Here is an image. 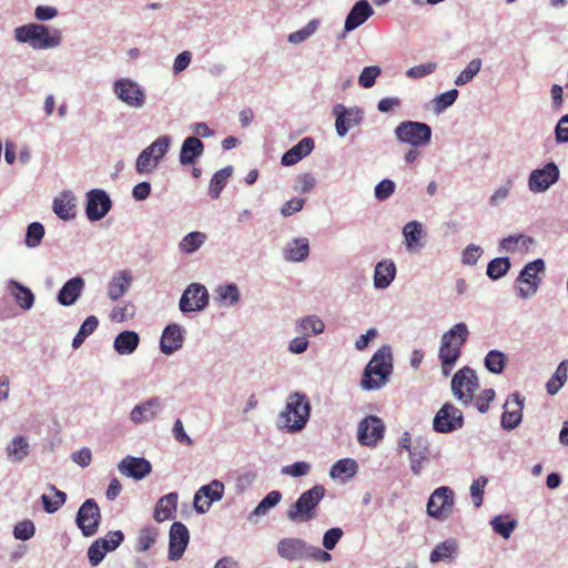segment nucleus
<instances>
[{
    "label": "nucleus",
    "mask_w": 568,
    "mask_h": 568,
    "mask_svg": "<svg viewBox=\"0 0 568 568\" xmlns=\"http://www.w3.org/2000/svg\"><path fill=\"white\" fill-rule=\"evenodd\" d=\"M325 495V488L316 485L304 491L293 504L287 513V518L293 523H307L315 518L316 508Z\"/></svg>",
    "instance_id": "obj_5"
},
{
    "label": "nucleus",
    "mask_w": 568,
    "mask_h": 568,
    "mask_svg": "<svg viewBox=\"0 0 568 568\" xmlns=\"http://www.w3.org/2000/svg\"><path fill=\"white\" fill-rule=\"evenodd\" d=\"M310 254L308 241L305 237L293 240L285 250V258L292 262H301Z\"/></svg>",
    "instance_id": "obj_33"
},
{
    "label": "nucleus",
    "mask_w": 568,
    "mask_h": 568,
    "mask_svg": "<svg viewBox=\"0 0 568 568\" xmlns=\"http://www.w3.org/2000/svg\"><path fill=\"white\" fill-rule=\"evenodd\" d=\"M119 470L128 477L142 479L151 473V464L144 458L126 456L119 464Z\"/></svg>",
    "instance_id": "obj_22"
},
{
    "label": "nucleus",
    "mask_w": 568,
    "mask_h": 568,
    "mask_svg": "<svg viewBox=\"0 0 568 568\" xmlns=\"http://www.w3.org/2000/svg\"><path fill=\"white\" fill-rule=\"evenodd\" d=\"M170 138L160 136L151 145H149L146 150L153 155V158L155 156V160H161L168 152Z\"/></svg>",
    "instance_id": "obj_58"
},
{
    "label": "nucleus",
    "mask_w": 568,
    "mask_h": 568,
    "mask_svg": "<svg viewBox=\"0 0 568 568\" xmlns=\"http://www.w3.org/2000/svg\"><path fill=\"white\" fill-rule=\"evenodd\" d=\"M16 39L22 43H30L33 49L54 48L60 44L61 36L58 30L52 32L43 24L29 23L16 28Z\"/></svg>",
    "instance_id": "obj_4"
},
{
    "label": "nucleus",
    "mask_w": 568,
    "mask_h": 568,
    "mask_svg": "<svg viewBox=\"0 0 568 568\" xmlns=\"http://www.w3.org/2000/svg\"><path fill=\"white\" fill-rule=\"evenodd\" d=\"M454 508V491L447 486L436 488L427 503V515L438 520L447 519Z\"/></svg>",
    "instance_id": "obj_8"
},
{
    "label": "nucleus",
    "mask_w": 568,
    "mask_h": 568,
    "mask_svg": "<svg viewBox=\"0 0 568 568\" xmlns=\"http://www.w3.org/2000/svg\"><path fill=\"white\" fill-rule=\"evenodd\" d=\"M395 191V183L392 180L385 179L381 181L375 187V197L379 201L388 199Z\"/></svg>",
    "instance_id": "obj_64"
},
{
    "label": "nucleus",
    "mask_w": 568,
    "mask_h": 568,
    "mask_svg": "<svg viewBox=\"0 0 568 568\" xmlns=\"http://www.w3.org/2000/svg\"><path fill=\"white\" fill-rule=\"evenodd\" d=\"M224 485L220 480H213L209 485L202 486L194 496V508L199 514L206 513L212 503L222 499Z\"/></svg>",
    "instance_id": "obj_15"
},
{
    "label": "nucleus",
    "mask_w": 568,
    "mask_h": 568,
    "mask_svg": "<svg viewBox=\"0 0 568 568\" xmlns=\"http://www.w3.org/2000/svg\"><path fill=\"white\" fill-rule=\"evenodd\" d=\"M160 160H155V156L144 149L138 156L135 168L138 173L144 174L150 173L159 163Z\"/></svg>",
    "instance_id": "obj_50"
},
{
    "label": "nucleus",
    "mask_w": 568,
    "mask_h": 568,
    "mask_svg": "<svg viewBox=\"0 0 568 568\" xmlns=\"http://www.w3.org/2000/svg\"><path fill=\"white\" fill-rule=\"evenodd\" d=\"M510 268V261L508 257H496L491 260L487 266V275L491 280L503 277Z\"/></svg>",
    "instance_id": "obj_44"
},
{
    "label": "nucleus",
    "mask_w": 568,
    "mask_h": 568,
    "mask_svg": "<svg viewBox=\"0 0 568 568\" xmlns=\"http://www.w3.org/2000/svg\"><path fill=\"white\" fill-rule=\"evenodd\" d=\"M98 325L99 320L94 315L87 317L72 341V347L75 349L79 348L84 343L85 338L98 328Z\"/></svg>",
    "instance_id": "obj_40"
},
{
    "label": "nucleus",
    "mask_w": 568,
    "mask_h": 568,
    "mask_svg": "<svg viewBox=\"0 0 568 568\" xmlns=\"http://www.w3.org/2000/svg\"><path fill=\"white\" fill-rule=\"evenodd\" d=\"M545 263L542 260H535L528 263L520 273L518 278L519 282V294L526 298L536 293L538 288V273L544 271Z\"/></svg>",
    "instance_id": "obj_16"
},
{
    "label": "nucleus",
    "mask_w": 568,
    "mask_h": 568,
    "mask_svg": "<svg viewBox=\"0 0 568 568\" xmlns=\"http://www.w3.org/2000/svg\"><path fill=\"white\" fill-rule=\"evenodd\" d=\"M308 544L301 538H282L277 544V554L281 558L295 561L305 560Z\"/></svg>",
    "instance_id": "obj_19"
},
{
    "label": "nucleus",
    "mask_w": 568,
    "mask_h": 568,
    "mask_svg": "<svg viewBox=\"0 0 568 568\" xmlns=\"http://www.w3.org/2000/svg\"><path fill=\"white\" fill-rule=\"evenodd\" d=\"M568 378V361H562L552 375V377L547 382L546 388L549 395H555L559 392V389L565 385Z\"/></svg>",
    "instance_id": "obj_34"
},
{
    "label": "nucleus",
    "mask_w": 568,
    "mask_h": 568,
    "mask_svg": "<svg viewBox=\"0 0 568 568\" xmlns=\"http://www.w3.org/2000/svg\"><path fill=\"white\" fill-rule=\"evenodd\" d=\"M101 511L94 499H87L77 514V525L85 537L93 536L99 528Z\"/></svg>",
    "instance_id": "obj_9"
},
{
    "label": "nucleus",
    "mask_w": 568,
    "mask_h": 568,
    "mask_svg": "<svg viewBox=\"0 0 568 568\" xmlns=\"http://www.w3.org/2000/svg\"><path fill=\"white\" fill-rule=\"evenodd\" d=\"M384 433V422L377 416L369 415L358 424L357 439L363 446L375 447L383 439Z\"/></svg>",
    "instance_id": "obj_10"
},
{
    "label": "nucleus",
    "mask_w": 568,
    "mask_h": 568,
    "mask_svg": "<svg viewBox=\"0 0 568 568\" xmlns=\"http://www.w3.org/2000/svg\"><path fill=\"white\" fill-rule=\"evenodd\" d=\"M314 148L312 138H303L296 145L291 148L282 156L283 165H293L301 161L304 156L308 155Z\"/></svg>",
    "instance_id": "obj_27"
},
{
    "label": "nucleus",
    "mask_w": 568,
    "mask_h": 568,
    "mask_svg": "<svg viewBox=\"0 0 568 568\" xmlns=\"http://www.w3.org/2000/svg\"><path fill=\"white\" fill-rule=\"evenodd\" d=\"M403 234L405 236L407 247L413 248L420 240L422 224L416 221L407 223L403 229Z\"/></svg>",
    "instance_id": "obj_49"
},
{
    "label": "nucleus",
    "mask_w": 568,
    "mask_h": 568,
    "mask_svg": "<svg viewBox=\"0 0 568 568\" xmlns=\"http://www.w3.org/2000/svg\"><path fill=\"white\" fill-rule=\"evenodd\" d=\"M106 552L109 551L108 548H105L104 541L97 539L88 549L90 564L93 567L98 566L103 560Z\"/></svg>",
    "instance_id": "obj_53"
},
{
    "label": "nucleus",
    "mask_w": 568,
    "mask_h": 568,
    "mask_svg": "<svg viewBox=\"0 0 568 568\" xmlns=\"http://www.w3.org/2000/svg\"><path fill=\"white\" fill-rule=\"evenodd\" d=\"M178 494L171 493L159 499L154 509V519L159 523L170 519L176 509Z\"/></svg>",
    "instance_id": "obj_30"
},
{
    "label": "nucleus",
    "mask_w": 568,
    "mask_h": 568,
    "mask_svg": "<svg viewBox=\"0 0 568 568\" xmlns=\"http://www.w3.org/2000/svg\"><path fill=\"white\" fill-rule=\"evenodd\" d=\"M158 531L154 528L145 527L139 531L135 549L140 552L149 550L155 542Z\"/></svg>",
    "instance_id": "obj_46"
},
{
    "label": "nucleus",
    "mask_w": 568,
    "mask_h": 568,
    "mask_svg": "<svg viewBox=\"0 0 568 568\" xmlns=\"http://www.w3.org/2000/svg\"><path fill=\"white\" fill-rule=\"evenodd\" d=\"M468 335L467 325L465 323H457L442 336L438 356L445 377L449 376L458 361L462 354V346L467 341Z\"/></svg>",
    "instance_id": "obj_1"
},
{
    "label": "nucleus",
    "mask_w": 568,
    "mask_h": 568,
    "mask_svg": "<svg viewBox=\"0 0 568 568\" xmlns=\"http://www.w3.org/2000/svg\"><path fill=\"white\" fill-rule=\"evenodd\" d=\"M481 60L473 59L467 67L459 73L455 80L456 85H464L473 80V78L480 71Z\"/></svg>",
    "instance_id": "obj_48"
},
{
    "label": "nucleus",
    "mask_w": 568,
    "mask_h": 568,
    "mask_svg": "<svg viewBox=\"0 0 568 568\" xmlns=\"http://www.w3.org/2000/svg\"><path fill=\"white\" fill-rule=\"evenodd\" d=\"M505 364L506 356L503 352L490 351L485 357L486 368L494 374H500L505 368Z\"/></svg>",
    "instance_id": "obj_45"
},
{
    "label": "nucleus",
    "mask_w": 568,
    "mask_h": 568,
    "mask_svg": "<svg viewBox=\"0 0 568 568\" xmlns=\"http://www.w3.org/2000/svg\"><path fill=\"white\" fill-rule=\"evenodd\" d=\"M183 334L178 324L168 325L161 337L160 347L162 353L171 355L182 347Z\"/></svg>",
    "instance_id": "obj_23"
},
{
    "label": "nucleus",
    "mask_w": 568,
    "mask_h": 568,
    "mask_svg": "<svg viewBox=\"0 0 568 568\" xmlns=\"http://www.w3.org/2000/svg\"><path fill=\"white\" fill-rule=\"evenodd\" d=\"M139 335L132 331L120 333L114 339V348L121 354H132L139 345Z\"/></svg>",
    "instance_id": "obj_32"
},
{
    "label": "nucleus",
    "mask_w": 568,
    "mask_h": 568,
    "mask_svg": "<svg viewBox=\"0 0 568 568\" xmlns=\"http://www.w3.org/2000/svg\"><path fill=\"white\" fill-rule=\"evenodd\" d=\"M396 266L390 260H383L377 263L374 272V286L376 288H386L395 278Z\"/></svg>",
    "instance_id": "obj_28"
},
{
    "label": "nucleus",
    "mask_w": 568,
    "mask_h": 568,
    "mask_svg": "<svg viewBox=\"0 0 568 568\" xmlns=\"http://www.w3.org/2000/svg\"><path fill=\"white\" fill-rule=\"evenodd\" d=\"M559 179V170L554 162L546 164L542 169L534 170L528 180L531 192L540 193L548 190Z\"/></svg>",
    "instance_id": "obj_14"
},
{
    "label": "nucleus",
    "mask_w": 568,
    "mask_h": 568,
    "mask_svg": "<svg viewBox=\"0 0 568 568\" xmlns=\"http://www.w3.org/2000/svg\"><path fill=\"white\" fill-rule=\"evenodd\" d=\"M458 91L456 89H452L445 93L439 94L435 98V109L440 112L444 109L450 106L457 99Z\"/></svg>",
    "instance_id": "obj_61"
},
{
    "label": "nucleus",
    "mask_w": 568,
    "mask_h": 568,
    "mask_svg": "<svg viewBox=\"0 0 568 568\" xmlns=\"http://www.w3.org/2000/svg\"><path fill=\"white\" fill-rule=\"evenodd\" d=\"M53 211L62 220H70L75 216V204L73 199L67 195L53 201Z\"/></svg>",
    "instance_id": "obj_38"
},
{
    "label": "nucleus",
    "mask_w": 568,
    "mask_h": 568,
    "mask_svg": "<svg viewBox=\"0 0 568 568\" xmlns=\"http://www.w3.org/2000/svg\"><path fill=\"white\" fill-rule=\"evenodd\" d=\"M209 304V293L204 285L193 283L182 294L180 310L183 313L202 311Z\"/></svg>",
    "instance_id": "obj_12"
},
{
    "label": "nucleus",
    "mask_w": 568,
    "mask_h": 568,
    "mask_svg": "<svg viewBox=\"0 0 568 568\" xmlns=\"http://www.w3.org/2000/svg\"><path fill=\"white\" fill-rule=\"evenodd\" d=\"M478 387V377L475 371L468 366L457 371L452 378V392L465 406H469L473 403L474 393Z\"/></svg>",
    "instance_id": "obj_6"
},
{
    "label": "nucleus",
    "mask_w": 568,
    "mask_h": 568,
    "mask_svg": "<svg viewBox=\"0 0 568 568\" xmlns=\"http://www.w3.org/2000/svg\"><path fill=\"white\" fill-rule=\"evenodd\" d=\"M49 488L54 493L53 499L47 495H42L41 499L44 510L49 514H52L55 513L65 503L67 494L57 489V487L53 485H50Z\"/></svg>",
    "instance_id": "obj_42"
},
{
    "label": "nucleus",
    "mask_w": 568,
    "mask_h": 568,
    "mask_svg": "<svg viewBox=\"0 0 568 568\" xmlns=\"http://www.w3.org/2000/svg\"><path fill=\"white\" fill-rule=\"evenodd\" d=\"M463 426V414L450 403H446L434 418V429L439 433L453 432Z\"/></svg>",
    "instance_id": "obj_13"
},
{
    "label": "nucleus",
    "mask_w": 568,
    "mask_h": 568,
    "mask_svg": "<svg viewBox=\"0 0 568 568\" xmlns=\"http://www.w3.org/2000/svg\"><path fill=\"white\" fill-rule=\"evenodd\" d=\"M311 406L307 397L293 393L287 397L284 410L277 418V426L288 433L303 429L310 418Z\"/></svg>",
    "instance_id": "obj_2"
},
{
    "label": "nucleus",
    "mask_w": 568,
    "mask_h": 568,
    "mask_svg": "<svg viewBox=\"0 0 568 568\" xmlns=\"http://www.w3.org/2000/svg\"><path fill=\"white\" fill-rule=\"evenodd\" d=\"M325 328L324 322L315 316V315H308L296 323V329L297 332L304 333V334H321Z\"/></svg>",
    "instance_id": "obj_36"
},
{
    "label": "nucleus",
    "mask_w": 568,
    "mask_h": 568,
    "mask_svg": "<svg viewBox=\"0 0 568 568\" xmlns=\"http://www.w3.org/2000/svg\"><path fill=\"white\" fill-rule=\"evenodd\" d=\"M382 70L377 65L366 67L363 69L358 83L365 89H369L375 84L376 78L381 74Z\"/></svg>",
    "instance_id": "obj_55"
},
{
    "label": "nucleus",
    "mask_w": 568,
    "mask_h": 568,
    "mask_svg": "<svg viewBox=\"0 0 568 568\" xmlns=\"http://www.w3.org/2000/svg\"><path fill=\"white\" fill-rule=\"evenodd\" d=\"M437 68L435 62H427L424 64L415 65L406 71V75L410 79H420L432 74Z\"/></svg>",
    "instance_id": "obj_60"
},
{
    "label": "nucleus",
    "mask_w": 568,
    "mask_h": 568,
    "mask_svg": "<svg viewBox=\"0 0 568 568\" xmlns=\"http://www.w3.org/2000/svg\"><path fill=\"white\" fill-rule=\"evenodd\" d=\"M316 180L311 173H303L297 176L294 190L300 193H308L315 186Z\"/></svg>",
    "instance_id": "obj_63"
},
{
    "label": "nucleus",
    "mask_w": 568,
    "mask_h": 568,
    "mask_svg": "<svg viewBox=\"0 0 568 568\" xmlns=\"http://www.w3.org/2000/svg\"><path fill=\"white\" fill-rule=\"evenodd\" d=\"M282 498V494L277 490L270 491L256 506L254 514L264 515L270 508L276 506Z\"/></svg>",
    "instance_id": "obj_54"
},
{
    "label": "nucleus",
    "mask_w": 568,
    "mask_h": 568,
    "mask_svg": "<svg viewBox=\"0 0 568 568\" xmlns=\"http://www.w3.org/2000/svg\"><path fill=\"white\" fill-rule=\"evenodd\" d=\"M190 540V534L186 526L180 521H175L170 528L169 558L171 560L180 559Z\"/></svg>",
    "instance_id": "obj_17"
},
{
    "label": "nucleus",
    "mask_w": 568,
    "mask_h": 568,
    "mask_svg": "<svg viewBox=\"0 0 568 568\" xmlns=\"http://www.w3.org/2000/svg\"><path fill=\"white\" fill-rule=\"evenodd\" d=\"M83 287L84 281L82 277L75 276L69 280L60 290L58 294V302L63 306H70L74 304L81 295Z\"/></svg>",
    "instance_id": "obj_25"
},
{
    "label": "nucleus",
    "mask_w": 568,
    "mask_h": 568,
    "mask_svg": "<svg viewBox=\"0 0 568 568\" xmlns=\"http://www.w3.org/2000/svg\"><path fill=\"white\" fill-rule=\"evenodd\" d=\"M487 478L484 476L475 479L470 486V495L475 507H480L483 504L484 489L487 484Z\"/></svg>",
    "instance_id": "obj_56"
},
{
    "label": "nucleus",
    "mask_w": 568,
    "mask_h": 568,
    "mask_svg": "<svg viewBox=\"0 0 568 568\" xmlns=\"http://www.w3.org/2000/svg\"><path fill=\"white\" fill-rule=\"evenodd\" d=\"M162 409L161 399L153 397L146 402L136 405L130 414V418L134 424H142L154 419Z\"/></svg>",
    "instance_id": "obj_21"
},
{
    "label": "nucleus",
    "mask_w": 568,
    "mask_h": 568,
    "mask_svg": "<svg viewBox=\"0 0 568 568\" xmlns=\"http://www.w3.org/2000/svg\"><path fill=\"white\" fill-rule=\"evenodd\" d=\"M44 236V227L39 222L31 223L27 229L26 244L29 247H37Z\"/></svg>",
    "instance_id": "obj_51"
},
{
    "label": "nucleus",
    "mask_w": 568,
    "mask_h": 568,
    "mask_svg": "<svg viewBox=\"0 0 568 568\" xmlns=\"http://www.w3.org/2000/svg\"><path fill=\"white\" fill-rule=\"evenodd\" d=\"M111 200L108 194L100 189L92 190L88 193L87 216L90 221H99L111 209Z\"/></svg>",
    "instance_id": "obj_18"
},
{
    "label": "nucleus",
    "mask_w": 568,
    "mask_h": 568,
    "mask_svg": "<svg viewBox=\"0 0 568 568\" xmlns=\"http://www.w3.org/2000/svg\"><path fill=\"white\" fill-rule=\"evenodd\" d=\"M232 175V168L227 166L217 171L211 179L209 193L212 199H217Z\"/></svg>",
    "instance_id": "obj_37"
},
{
    "label": "nucleus",
    "mask_w": 568,
    "mask_h": 568,
    "mask_svg": "<svg viewBox=\"0 0 568 568\" xmlns=\"http://www.w3.org/2000/svg\"><path fill=\"white\" fill-rule=\"evenodd\" d=\"M357 471V463L351 458H344L336 462L329 471L333 478L353 477Z\"/></svg>",
    "instance_id": "obj_39"
},
{
    "label": "nucleus",
    "mask_w": 568,
    "mask_h": 568,
    "mask_svg": "<svg viewBox=\"0 0 568 568\" xmlns=\"http://www.w3.org/2000/svg\"><path fill=\"white\" fill-rule=\"evenodd\" d=\"M317 28V22L316 21H310L305 28L296 31V32H293L288 36V41L291 43H300V42H303L305 41L311 34H313L315 32Z\"/></svg>",
    "instance_id": "obj_62"
},
{
    "label": "nucleus",
    "mask_w": 568,
    "mask_h": 568,
    "mask_svg": "<svg viewBox=\"0 0 568 568\" xmlns=\"http://www.w3.org/2000/svg\"><path fill=\"white\" fill-rule=\"evenodd\" d=\"M392 351L389 346L381 347L367 364L361 386L364 389H378L386 384L392 373Z\"/></svg>",
    "instance_id": "obj_3"
},
{
    "label": "nucleus",
    "mask_w": 568,
    "mask_h": 568,
    "mask_svg": "<svg viewBox=\"0 0 568 568\" xmlns=\"http://www.w3.org/2000/svg\"><path fill=\"white\" fill-rule=\"evenodd\" d=\"M12 284L16 286L17 292L14 293V297L17 303L23 308L29 310L33 305L34 296L31 290L28 287L17 283L12 282Z\"/></svg>",
    "instance_id": "obj_52"
},
{
    "label": "nucleus",
    "mask_w": 568,
    "mask_h": 568,
    "mask_svg": "<svg viewBox=\"0 0 568 568\" xmlns=\"http://www.w3.org/2000/svg\"><path fill=\"white\" fill-rule=\"evenodd\" d=\"M36 532L34 524L31 520H22L14 527L13 535L19 540H28Z\"/></svg>",
    "instance_id": "obj_57"
},
{
    "label": "nucleus",
    "mask_w": 568,
    "mask_h": 568,
    "mask_svg": "<svg viewBox=\"0 0 568 568\" xmlns=\"http://www.w3.org/2000/svg\"><path fill=\"white\" fill-rule=\"evenodd\" d=\"M495 398V390L487 388L480 392L478 396H474V404L480 413H486L489 408L490 402Z\"/></svg>",
    "instance_id": "obj_59"
},
{
    "label": "nucleus",
    "mask_w": 568,
    "mask_h": 568,
    "mask_svg": "<svg viewBox=\"0 0 568 568\" xmlns=\"http://www.w3.org/2000/svg\"><path fill=\"white\" fill-rule=\"evenodd\" d=\"M7 454L12 460L21 462L29 455V443L23 436H17L7 446Z\"/></svg>",
    "instance_id": "obj_35"
},
{
    "label": "nucleus",
    "mask_w": 568,
    "mask_h": 568,
    "mask_svg": "<svg viewBox=\"0 0 568 568\" xmlns=\"http://www.w3.org/2000/svg\"><path fill=\"white\" fill-rule=\"evenodd\" d=\"M457 550V544L454 539H447L438 544L430 554V561L438 562L450 558Z\"/></svg>",
    "instance_id": "obj_41"
},
{
    "label": "nucleus",
    "mask_w": 568,
    "mask_h": 568,
    "mask_svg": "<svg viewBox=\"0 0 568 568\" xmlns=\"http://www.w3.org/2000/svg\"><path fill=\"white\" fill-rule=\"evenodd\" d=\"M113 91L115 95L131 108H142L145 103L144 91L129 79H121L114 82Z\"/></svg>",
    "instance_id": "obj_11"
},
{
    "label": "nucleus",
    "mask_w": 568,
    "mask_h": 568,
    "mask_svg": "<svg viewBox=\"0 0 568 568\" xmlns=\"http://www.w3.org/2000/svg\"><path fill=\"white\" fill-rule=\"evenodd\" d=\"M206 236L201 232H191L180 242V250L184 253H193L201 247Z\"/></svg>",
    "instance_id": "obj_43"
},
{
    "label": "nucleus",
    "mask_w": 568,
    "mask_h": 568,
    "mask_svg": "<svg viewBox=\"0 0 568 568\" xmlns=\"http://www.w3.org/2000/svg\"><path fill=\"white\" fill-rule=\"evenodd\" d=\"M524 399L518 395H513L505 404V412L501 416V426L511 430L516 428L523 418Z\"/></svg>",
    "instance_id": "obj_20"
},
{
    "label": "nucleus",
    "mask_w": 568,
    "mask_h": 568,
    "mask_svg": "<svg viewBox=\"0 0 568 568\" xmlns=\"http://www.w3.org/2000/svg\"><path fill=\"white\" fill-rule=\"evenodd\" d=\"M204 151V144L195 136H189L184 140L181 152L180 162L183 165L194 163L195 159L201 156Z\"/></svg>",
    "instance_id": "obj_29"
},
{
    "label": "nucleus",
    "mask_w": 568,
    "mask_h": 568,
    "mask_svg": "<svg viewBox=\"0 0 568 568\" xmlns=\"http://www.w3.org/2000/svg\"><path fill=\"white\" fill-rule=\"evenodd\" d=\"M408 453L412 471L415 475H419L423 468L422 464L423 462L427 460L429 454L427 439L423 437L415 438L414 444Z\"/></svg>",
    "instance_id": "obj_26"
},
{
    "label": "nucleus",
    "mask_w": 568,
    "mask_h": 568,
    "mask_svg": "<svg viewBox=\"0 0 568 568\" xmlns=\"http://www.w3.org/2000/svg\"><path fill=\"white\" fill-rule=\"evenodd\" d=\"M374 13L373 8L367 0H361L349 11L345 20V30L352 31L362 26Z\"/></svg>",
    "instance_id": "obj_24"
},
{
    "label": "nucleus",
    "mask_w": 568,
    "mask_h": 568,
    "mask_svg": "<svg viewBox=\"0 0 568 568\" xmlns=\"http://www.w3.org/2000/svg\"><path fill=\"white\" fill-rule=\"evenodd\" d=\"M395 135L398 141L417 148L430 141L432 129L426 123L404 121L396 126Z\"/></svg>",
    "instance_id": "obj_7"
},
{
    "label": "nucleus",
    "mask_w": 568,
    "mask_h": 568,
    "mask_svg": "<svg viewBox=\"0 0 568 568\" xmlns=\"http://www.w3.org/2000/svg\"><path fill=\"white\" fill-rule=\"evenodd\" d=\"M490 525L497 534L507 539L516 528L517 521L508 520V517L497 516L491 519Z\"/></svg>",
    "instance_id": "obj_47"
},
{
    "label": "nucleus",
    "mask_w": 568,
    "mask_h": 568,
    "mask_svg": "<svg viewBox=\"0 0 568 568\" xmlns=\"http://www.w3.org/2000/svg\"><path fill=\"white\" fill-rule=\"evenodd\" d=\"M132 282V277L129 272L121 271L118 274H115L108 288V296L112 301L119 300L121 296L124 295V293L129 290Z\"/></svg>",
    "instance_id": "obj_31"
}]
</instances>
